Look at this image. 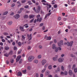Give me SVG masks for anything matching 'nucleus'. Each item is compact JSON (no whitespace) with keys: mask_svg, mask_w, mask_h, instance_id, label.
<instances>
[{"mask_svg":"<svg viewBox=\"0 0 77 77\" xmlns=\"http://www.w3.org/2000/svg\"><path fill=\"white\" fill-rule=\"evenodd\" d=\"M34 57L33 56H30L28 58L29 62H32V60L34 59Z\"/></svg>","mask_w":77,"mask_h":77,"instance_id":"obj_1","label":"nucleus"},{"mask_svg":"<svg viewBox=\"0 0 77 77\" xmlns=\"http://www.w3.org/2000/svg\"><path fill=\"white\" fill-rule=\"evenodd\" d=\"M40 11H41V6H37L36 8V13L39 14V12H40Z\"/></svg>","mask_w":77,"mask_h":77,"instance_id":"obj_2","label":"nucleus"},{"mask_svg":"<svg viewBox=\"0 0 77 77\" xmlns=\"http://www.w3.org/2000/svg\"><path fill=\"white\" fill-rule=\"evenodd\" d=\"M72 44H73V41L70 42H67V44L68 46H70V47L72 46Z\"/></svg>","mask_w":77,"mask_h":77,"instance_id":"obj_3","label":"nucleus"},{"mask_svg":"<svg viewBox=\"0 0 77 77\" xmlns=\"http://www.w3.org/2000/svg\"><path fill=\"white\" fill-rule=\"evenodd\" d=\"M27 37L29 39L28 40V41H29L31 40V39H32V34H30V35H29V34H27Z\"/></svg>","mask_w":77,"mask_h":77,"instance_id":"obj_4","label":"nucleus"},{"mask_svg":"<svg viewBox=\"0 0 77 77\" xmlns=\"http://www.w3.org/2000/svg\"><path fill=\"white\" fill-rule=\"evenodd\" d=\"M63 58H60L58 59V62H60L61 63L62 62H63Z\"/></svg>","mask_w":77,"mask_h":77,"instance_id":"obj_5","label":"nucleus"},{"mask_svg":"<svg viewBox=\"0 0 77 77\" xmlns=\"http://www.w3.org/2000/svg\"><path fill=\"white\" fill-rule=\"evenodd\" d=\"M14 17L15 19L17 20V19H19V18H20V14H17L16 15L14 16Z\"/></svg>","mask_w":77,"mask_h":77,"instance_id":"obj_6","label":"nucleus"},{"mask_svg":"<svg viewBox=\"0 0 77 77\" xmlns=\"http://www.w3.org/2000/svg\"><path fill=\"white\" fill-rule=\"evenodd\" d=\"M42 2L43 5H47V6L48 5V4L47 3V2L45 1V0H42Z\"/></svg>","mask_w":77,"mask_h":77,"instance_id":"obj_7","label":"nucleus"},{"mask_svg":"<svg viewBox=\"0 0 77 77\" xmlns=\"http://www.w3.org/2000/svg\"><path fill=\"white\" fill-rule=\"evenodd\" d=\"M41 63L42 65H44L45 64V63H47V60H43L42 61Z\"/></svg>","mask_w":77,"mask_h":77,"instance_id":"obj_8","label":"nucleus"},{"mask_svg":"<svg viewBox=\"0 0 77 77\" xmlns=\"http://www.w3.org/2000/svg\"><path fill=\"white\" fill-rule=\"evenodd\" d=\"M63 44V41H60V42H58V46H59L60 47H61L62 46V45Z\"/></svg>","mask_w":77,"mask_h":77,"instance_id":"obj_9","label":"nucleus"},{"mask_svg":"<svg viewBox=\"0 0 77 77\" xmlns=\"http://www.w3.org/2000/svg\"><path fill=\"white\" fill-rule=\"evenodd\" d=\"M45 39H46L47 40H51V37L50 36L47 37L46 35H45Z\"/></svg>","mask_w":77,"mask_h":77,"instance_id":"obj_10","label":"nucleus"},{"mask_svg":"<svg viewBox=\"0 0 77 77\" xmlns=\"http://www.w3.org/2000/svg\"><path fill=\"white\" fill-rule=\"evenodd\" d=\"M20 58H21V56H19L17 57V58L16 59L17 62L19 61V60L20 59Z\"/></svg>","mask_w":77,"mask_h":77,"instance_id":"obj_11","label":"nucleus"},{"mask_svg":"<svg viewBox=\"0 0 77 77\" xmlns=\"http://www.w3.org/2000/svg\"><path fill=\"white\" fill-rule=\"evenodd\" d=\"M69 74L70 75H72V72L71 70H69Z\"/></svg>","mask_w":77,"mask_h":77,"instance_id":"obj_12","label":"nucleus"},{"mask_svg":"<svg viewBox=\"0 0 77 77\" xmlns=\"http://www.w3.org/2000/svg\"><path fill=\"white\" fill-rule=\"evenodd\" d=\"M42 20V17H40V18H38L37 19V22H41V20Z\"/></svg>","mask_w":77,"mask_h":77,"instance_id":"obj_13","label":"nucleus"},{"mask_svg":"<svg viewBox=\"0 0 77 77\" xmlns=\"http://www.w3.org/2000/svg\"><path fill=\"white\" fill-rule=\"evenodd\" d=\"M18 76H21L22 75V73L21 72H18L17 73Z\"/></svg>","mask_w":77,"mask_h":77,"instance_id":"obj_14","label":"nucleus"},{"mask_svg":"<svg viewBox=\"0 0 77 77\" xmlns=\"http://www.w3.org/2000/svg\"><path fill=\"white\" fill-rule=\"evenodd\" d=\"M56 48V45L55 44H53L52 45V48L54 49V50H55Z\"/></svg>","mask_w":77,"mask_h":77,"instance_id":"obj_15","label":"nucleus"},{"mask_svg":"<svg viewBox=\"0 0 77 77\" xmlns=\"http://www.w3.org/2000/svg\"><path fill=\"white\" fill-rule=\"evenodd\" d=\"M24 18L25 19H27L29 18V16L25 14L24 16Z\"/></svg>","mask_w":77,"mask_h":77,"instance_id":"obj_16","label":"nucleus"},{"mask_svg":"<svg viewBox=\"0 0 77 77\" xmlns=\"http://www.w3.org/2000/svg\"><path fill=\"white\" fill-rule=\"evenodd\" d=\"M8 25L11 26L12 24V21H9L8 23Z\"/></svg>","mask_w":77,"mask_h":77,"instance_id":"obj_17","label":"nucleus"},{"mask_svg":"<svg viewBox=\"0 0 77 77\" xmlns=\"http://www.w3.org/2000/svg\"><path fill=\"white\" fill-rule=\"evenodd\" d=\"M25 26V28H28L29 27V25H28V24L26 23L24 25L23 27Z\"/></svg>","mask_w":77,"mask_h":77,"instance_id":"obj_18","label":"nucleus"},{"mask_svg":"<svg viewBox=\"0 0 77 77\" xmlns=\"http://www.w3.org/2000/svg\"><path fill=\"white\" fill-rule=\"evenodd\" d=\"M5 50H8L9 49V47L8 46H5Z\"/></svg>","mask_w":77,"mask_h":77,"instance_id":"obj_19","label":"nucleus"},{"mask_svg":"<svg viewBox=\"0 0 77 77\" xmlns=\"http://www.w3.org/2000/svg\"><path fill=\"white\" fill-rule=\"evenodd\" d=\"M34 63H38V60H35L33 61Z\"/></svg>","mask_w":77,"mask_h":77,"instance_id":"obj_20","label":"nucleus"},{"mask_svg":"<svg viewBox=\"0 0 77 77\" xmlns=\"http://www.w3.org/2000/svg\"><path fill=\"white\" fill-rule=\"evenodd\" d=\"M17 4H18V6H21V3H20V2L18 1L17 2Z\"/></svg>","mask_w":77,"mask_h":77,"instance_id":"obj_21","label":"nucleus"},{"mask_svg":"<svg viewBox=\"0 0 77 77\" xmlns=\"http://www.w3.org/2000/svg\"><path fill=\"white\" fill-rule=\"evenodd\" d=\"M34 17L35 16H34V15H31L29 16V18H32Z\"/></svg>","mask_w":77,"mask_h":77,"instance_id":"obj_22","label":"nucleus"},{"mask_svg":"<svg viewBox=\"0 0 77 77\" xmlns=\"http://www.w3.org/2000/svg\"><path fill=\"white\" fill-rule=\"evenodd\" d=\"M13 54V51H11L9 52V54L10 55H12Z\"/></svg>","mask_w":77,"mask_h":77,"instance_id":"obj_23","label":"nucleus"},{"mask_svg":"<svg viewBox=\"0 0 77 77\" xmlns=\"http://www.w3.org/2000/svg\"><path fill=\"white\" fill-rule=\"evenodd\" d=\"M48 63H46L45 65L44 66V68H46L47 67H48Z\"/></svg>","mask_w":77,"mask_h":77,"instance_id":"obj_24","label":"nucleus"},{"mask_svg":"<svg viewBox=\"0 0 77 77\" xmlns=\"http://www.w3.org/2000/svg\"><path fill=\"white\" fill-rule=\"evenodd\" d=\"M53 59L54 61H56L57 59L55 57H53Z\"/></svg>","mask_w":77,"mask_h":77,"instance_id":"obj_25","label":"nucleus"},{"mask_svg":"<svg viewBox=\"0 0 77 77\" xmlns=\"http://www.w3.org/2000/svg\"><path fill=\"white\" fill-rule=\"evenodd\" d=\"M46 75H48L50 74V72L49 71H47L46 72Z\"/></svg>","mask_w":77,"mask_h":77,"instance_id":"obj_26","label":"nucleus"},{"mask_svg":"<svg viewBox=\"0 0 77 77\" xmlns=\"http://www.w3.org/2000/svg\"><path fill=\"white\" fill-rule=\"evenodd\" d=\"M31 67L30 66H28L27 67V69L28 70H30L31 69Z\"/></svg>","mask_w":77,"mask_h":77,"instance_id":"obj_27","label":"nucleus"},{"mask_svg":"<svg viewBox=\"0 0 77 77\" xmlns=\"http://www.w3.org/2000/svg\"><path fill=\"white\" fill-rule=\"evenodd\" d=\"M41 55H38L37 57H38V59H41Z\"/></svg>","mask_w":77,"mask_h":77,"instance_id":"obj_28","label":"nucleus"},{"mask_svg":"<svg viewBox=\"0 0 77 77\" xmlns=\"http://www.w3.org/2000/svg\"><path fill=\"white\" fill-rule=\"evenodd\" d=\"M46 70V69L45 68H44L42 70V72L43 73L44 72H45V71Z\"/></svg>","mask_w":77,"mask_h":77,"instance_id":"obj_29","label":"nucleus"},{"mask_svg":"<svg viewBox=\"0 0 77 77\" xmlns=\"http://www.w3.org/2000/svg\"><path fill=\"white\" fill-rule=\"evenodd\" d=\"M9 54H8L7 53L5 54H4L5 56H6V57H8L9 56Z\"/></svg>","mask_w":77,"mask_h":77,"instance_id":"obj_30","label":"nucleus"},{"mask_svg":"<svg viewBox=\"0 0 77 77\" xmlns=\"http://www.w3.org/2000/svg\"><path fill=\"white\" fill-rule=\"evenodd\" d=\"M48 69H52V66L51 65H50L48 67Z\"/></svg>","mask_w":77,"mask_h":77,"instance_id":"obj_31","label":"nucleus"},{"mask_svg":"<svg viewBox=\"0 0 77 77\" xmlns=\"http://www.w3.org/2000/svg\"><path fill=\"white\" fill-rule=\"evenodd\" d=\"M61 69L62 71H64L65 70V68L63 66H61Z\"/></svg>","mask_w":77,"mask_h":77,"instance_id":"obj_32","label":"nucleus"},{"mask_svg":"<svg viewBox=\"0 0 77 77\" xmlns=\"http://www.w3.org/2000/svg\"><path fill=\"white\" fill-rule=\"evenodd\" d=\"M22 38L23 39V40H24V39H26V37H25V36H24L23 35H22Z\"/></svg>","mask_w":77,"mask_h":77,"instance_id":"obj_33","label":"nucleus"},{"mask_svg":"<svg viewBox=\"0 0 77 77\" xmlns=\"http://www.w3.org/2000/svg\"><path fill=\"white\" fill-rule=\"evenodd\" d=\"M15 6V4L14 3H13L11 4V7H14Z\"/></svg>","mask_w":77,"mask_h":77,"instance_id":"obj_34","label":"nucleus"},{"mask_svg":"<svg viewBox=\"0 0 77 77\" xmlns=\"http://www.w3.org/2000/svg\"><path fill=\"white\" fill-rule=\"evenodd\" d=\"M26 1V0H22L21 1V3H25Z\"/></svg>","mask_w":77,"mask_h":77,"instance_id":"obj_35","label":"nucleus"},{"mask_svg":"<svg viewBox=\"0 0 77 77\" xmlns=\"http://www.w3.org/2000/svg\"><path fill=\"white\" fill-rule=\"evenodd\" d=\"M75 64H74L73 66H72V69H75Z\"/></svg>","mask_w":77,"mask_h":77,"instance_id":"obj_36","label":"nucleus"},{"mask_svg":"<svg viewBox=\"0 0 77 77\" xmlns=\"http://www.w3.org/2000/svg\"><path fill=\"white\" fill-rule=\"evenodd\" d=\"M64 73L65 74V75H66L68 74V72H67L66 71H64Z\"/></svg>","mask_w":77,"mask_h":77,"instance_id":"obj_37","label":"nucleus"},{"mask_svg":"<svg viewBox=\"0 0 77 77\" xmlns=\"http://www.w3.org/2000/svg\"><path fill=\"white\" fill-rule=\"evenodd\" d=\"M54 8H57V5L56 4H55L54 5Z\"/></svg>","mask_w":77,"mask_h":77,"instance_id":"obj_38","label":"nucleus"},{"mask_svg":"<svg viewBox=\"0 0 77 77\" xmlns=\"http://www.w3.org/2000/svg\"><path fill=\"white\" fill-rule=\"evenodd\" d=\"M70 56L72 57H75L74 59H75V57L74 56L73 54H71Z\"/></svg>","mask_w":77,"mask_h":77,"instance_id":"obj_39","label":"nucleus"},{"mask_svg":"<svg viewBox=\"0 0 77 77\" xmlns=\"http://www.w3.org/2000/svg\"><path fill=\"white\" fill-rule=\"evenodd\" d=\"M21 42H19L18 43V45H19V46H21Z\"/></svg>","mask_w":77,"mask_h":77,"instance_id":"obj_40","label":"nucleus"},{"mask_svg":"<svg viewBox=\"0 0 77 77\" xmlns=\"http://www.w3.org/2000/svg\"><path fill=\"white\" fill-rule=\"evenodd\" d=\"M22 61H23V59H21L19 61V63H22Z\"/></svg>","mask_w":77,"mask_h":77,"instance_id":"obj_41","label":"nucleus"},{"mask_svg":"<svg viewBox=\"0 0 77 77\" xmlns=\"http://www.w3.org/2000/svg\"><path fill=\"white\" fill-rule=\"evenodd\" d=\"M75 72H77V68H75L74 69V70Z\"/></svg>","mask_w":77,"mask_h":77,"instance_id":"obj_42","label":"nucleus"},{"mask_svg":"<svg viewBox=\"0 0 77 77\" xmlns=\"http://www.w3.org/2000/svg\"><path fill=\"white\" fill-rule=\"evenodd\" d=\"M17 49V47H15V46H14V50L15 51V50H16Z\"/></svg>","mask_w":77,"mask_h":77,"instance_id":"obj_43","label":"nucleus"},{"mask_svg":"<svg viewBox=\"0 0 77 77\" xmlns=\"http://www.w3.org/2000/svg\"><path fill=\"white\" fill-rule=\"evenodd\" d=\"M28 3H29V5H32V3L30 1L28 2Z\"/></svg>","mask_w":77,"mask_h":77,"instance_id":"obj_44","label":"nucleus"},{"mask_svg":"<svg viewBox=\"0 0 77 77\" xmlns=\"http://www.w3.org/2000/svg\"><path fill=\"white\" fill-rule=\"evenodd\" d=\"M22 11H21V10H20L19 11H18L17 12L18 14H20V13H21Z\"/></svg>","mask_w":77,"mask_h":77,"instance_id":"obj_45","label":"nucleus"},{"mask_svg":"<svg viewBox=\"0 0 77 77\" xmlns=\"http://www.w3.org/2000/svg\"><path fill=\"white\" fill-rule=\"evenodd\" d=\"M39 49H42V46L41 45H39Z\"/></svg>","mask_w":77,"mask_h":77,"instance_id":"obj_46","label":"nucleus"},{"mask_svg":"<svg viewBox=\"0 0 77 77\" xmlns=\"http://www.w3.org/2000/svg\"><path fill=\"white\" fill-rule=\"evenodd\" d=\"M54 43H56L57 42V40L56 39H54Z\"/></svg>","mask_w":77,"mask_h":77,"instance_id":"obj_47","label":"nucleus"},{"mask_svg":"<svg viewBox=\"0 0 77 77\" xmlns=\"http://www.w3.org/2000/svg\"><path fill=\"white\" fill-rule=\"evenodd\" d=\"M4 35H5L6 36H7V35H8V34L7 32H4Z\"/></svg>","mask_w":77,"mask_h":77,"instance_id":"obj_48","label":"nucleus"},{"mask_svg":"<svg viewBox=\"0 0 77 77\" xmlns=\"http://www.w3.org/2000/svg\"><path fill=\"white\" fill-rule=\"evenodd\" d=\"M58 50H59L60 51V50H62V48H60V47H58Z\"/></svg>","mask_w":77,"mask_h":77,"instance_id":"obj_49","label":"nucleus"},{"mask_svg":"<svg viewBox=\"0 0 77 77\" xmlns=\"http://www.w3.org/2000/svg\"><path fill=\"white\" fill-rule=\"evenodd\" d=\"M33 10L34 11V12H36V8H35V7H34L33 8Z\"/></svg>","mask_w":77,"mask_h":77,"instance_id":"obj_50","label":"nucleus"},{"mask_svg":"<svg viewBox=\"0 0 77 77\" xmlns=\"http://www.w3.org/2000/svg\"><path fill=\"white\" fill-rule=\"evenodd\" d=\"M43 25H44V23H41L40 24V27H42Z\"/></svg>","mask_w":77,"mask_h":77,"instance_id":"obj_51","label":"nucleus"},{"mask_svg":"<svg viewBox=\"0 0 77 77\" xmlns=\"http://www.w3.org/2000/svg\"><path fill=\"white\" fill-rule=\"evenodd\" d=\"M21 50H20L19 51H18V54H20L21 53Z\"/></svg>","mask_w":77,"mask_h":77,"instance_id":"obj_52","label":"nucleus"},{"mask_svg":"<svg viewBox=\"0 0 77 77\" xmlns=\"http://www.w3.org/2000/svg\"><path fill=\"white\" fill-rule=\"evenodd\" d=\"M30 48H31V47H30V46H29L28 47H27L28 50H30Z\"/></svg>","mask_w":77,"mask_h":77,"instance_id":"obj_53","label":"nucleus"},{"mask_svg":"<svg viewBox=\"0 0 77 77\" xmlns=\"http://www.w3.org/2000/svg\"><path fill=\"white\" fill-rule=\"evenodd\" d=\"M2 41L3 42H5V40L3 39H2Z\"/></svg>","mask_w":77,"mask_h":77,"instance_id":"obj_54","label":"nucleus"},{"mask_svg":"<svg viewBox=\"0 0 77 77\" xmlns=\"http://www.w3.org/2000/svg\"><path fill=\"white\" fill-rule=\"evenodd\" d=\"M41 17V16L40 15L38 14L36 18H39V17Z\"/></svg>","mask_w":77,"mask_h":77,"instance_id":"obj_55","label":"nucleus"},{"mask_svg":"<svg viewBox=\"0 0 77 77\" xmlns=\"http://www.w3.org/2000/svg\"><path fill=\"white\" fill-rule=\"evenodd\" d=\"M60 20H61V17H58V21H60Z\"/></svg>","mask_w":77,"mask_h":77,"instance_id":"obj_56","label":"nucleus"},{"mask_svg":"<svg viewBox=\"0 0 77 77\" xmlns=\"http://www.w3.org/2000/svg\"><path fill=\"white\" fill-rule=\"evenodd\" d=\"M61 75H64V73L63 72H61L60 73Z\"/></svg>","mask_w":77,"mask_h":77,"instance_id":"obj_57","label":"nucleus"},{"mask_svg":"<svg viewBox=\"0 0 77 77\" xmlns=\"http://www.w3.org/2000/svg\"><path fill=\"white\" fill-rule=\"evenodd\" d=\"M35 76L36 77H38L39 76V74L38 73H36L35 74Z\"/></svg>","mask_w":77,"mask_h":77,"instance_id":"obj_58","label":"nucleus"},{"mask_svg":"<svg viewBox=\"0 0 77 77\" xmlns=\"http://www.w3.org/2000/svg\"><path fill=\"white\" fill-rule=\"evenodd\" d=\"M23 73H25V72H26V69L23 70Z\"/></svg>","mask_w":77,"mask_h":77,"instance_id":"obj_59","label":"nucleus"},{"mask_svg":"<svg viewBox=\"0 0 77 77\" xmlns=\"http://www.w3.org/2000/svg\"><path fill=\"white\" fill-rule=\"evenodd\" d=\"M8 14V11L5 12L4 14V15H6V14Z\"/></svg>","mask_w":77,"mask_h":77,"instance_id":"obj_60","label":"nucleus"},{"mask_svg":"<svg viewBox=\"0 0 77 77\" xmlns=\"http://www.w3.org/2000/svg\"><path fill=\"white\" fill-rule=\"evenodd\" d=\"M33 21H34V19H33L31 20L30 21V23H32Z\"/></svg>","mask_w":77,"mask_h":77,"instance_id":"obj_61","label":"nucleus"},{"mask_svg":"<svg viewBox=\"0 0 77 77\" xmlns=\"http://www.w3.org/2000/svg\"><path fill=\"white\" fill-rule=\"evenodd\" d=\"M13 57H14V59H15L17 57V56L15 55H14L13 56Z\"/></svg>","mask_w":77,"mask_h":77,"instance_id":"obj_62","label":"nucleus"},{"mask_svg":"<svg viewBox=\"0 0 77 77\" xmlns=\"http://www.w3.org/2000/svg\"><path fill=\"white\" fill-rule=\"evenodd\" d=\"M24 8H29V6H28V5H26V6H25V7H24Z\"/></svg>","mask_w":77,"mask_h":77,"instance_id":"obj_63","label":"nucleus"},{"mask_svg":"<svg viewBox=\"0 0 77 77\" xmlns=\"http://www.w3.org/2000/svg\"><path fill=\"white\" fill-rule=\"evenodd\" d=\"M40 77H44V75H43V74H40Z\"/></svg>","mask_w":77,"mask_h":77,"instance_id":"obj_64","label":"nucleus"}]
</instances>
